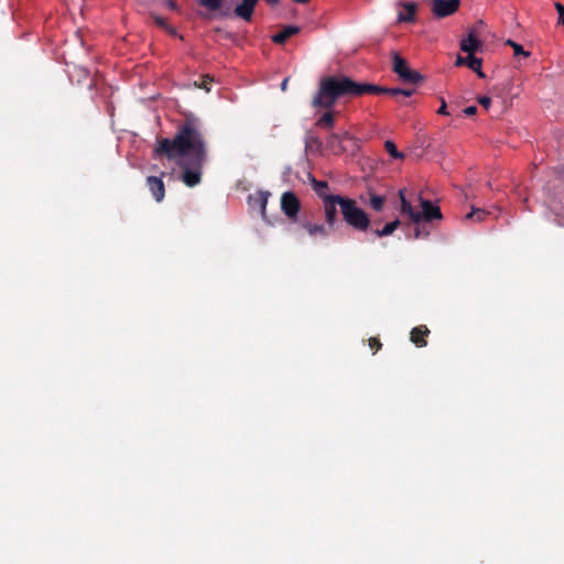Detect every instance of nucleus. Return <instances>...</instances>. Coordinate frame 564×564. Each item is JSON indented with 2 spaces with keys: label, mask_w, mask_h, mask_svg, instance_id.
Instances as JSON below:
<instances>
[{
  "label": "nucleus",
  "mask_w": 564,
  "mask_h": 564,
  "mask_svg": "<svg viewBox=\"0 0 564 564\" xmlns=\"http://www.w3.org/2000/svg\"><path fill=\"white\" fill-rule=\"evenodd\" d=\"M153 158H166L183 169L181 180L188 187L198 185L202 181L203 165L207 159V143L202 124L195 117H186L178 124L173 138H162L156 141Z\"/></svg>",
  "instance_id": "nucleus-1"
},
{
  "label": "nucleus",
  "mask_w": 564,
  "mask_h": 564,
  "mask_svg": "<svg viewBox=\"0 0 564 564\" xmlns=\"http://www.w3.org/2000/svg\"><path fill=\"white\" fill-rule=\"evenodd\" d=\"M366 94H390L392 96L410 97L413 90L383 88L372 84L357 83L345 75H335L319 80L318 90L312 104L315 108L330 109L339 98L358 97Z\"/></svg>",
  "instance_id": "nucleus-2"
},
{
  "label": "nucleus",
  "mask_w": 564,
  "mask_h": 564,
  "mask_svg": "<svg viewBox=\"0 0 564 564\" xmlns=\"http://www.w3.org/2000/svg\"><path fill=\"white\" fill-rule=\"evenodd\" d=\"M323 202L325 221L333 228L337 221V207H339L344 221L359 231H366L370 226L367 213L357 205L352 198L333 195L325 197Z\"/></svg>",
  "instance_id": "nucleus-3"
},
{
  "label": "nucleus",
  "mask_w": 564,
  "mask_h": 564,
  "mask_svg": "<svg viewBox=\"0 0 564 564\" xmlns=\"http://www.w3.org/2000/svg\"><path fill=\"white\" fill-rule=\"evenodd\" d=\"M400 197V213L409 217V219L416 225L415 228V238L421 236L420 231V223L432 221L434 219H442L441 208L433 204L429 199H424L422 196H419V200L422 207V210H416L412 206L411 202L405 197V189L399 191Z\"/></svg>",
  "instance_id": "nucleus-4"
},
{
  "label": "nucleus",
  "mask_w": 564,
  "mask_h": 564,
  "mask_svg": "<svg viewBox=\"0 0 564 564\" xmlns=\"http://www.w3.org/2000/svg\"><path fill=\"white\" fill-rule=\"evenodd\" d=\"M393 72L403 80L416 84L422 79V76L409 68L408 63L399 54L393 55Z\"/></svg>",
  "instance_id": "nucleus-5"
},
{
  "label": "nucleus",
  "mask_w": 564,
  "mask_h": 564,
  "mask_svg": "<svg viewBox=\"0 0 564 564\" xmlns=\"http://www.w3.org/2000/svg\"><path fill=\"white\" fill-rule=\"evenodd\" d=\"M281 209L290 219L297 218L301 209V203L293 192H285L282 194Z\"/></svg>",
  "instance_id": "nucleus-6"
},
{
  "label": "nucleus",
  "mask_w": 564,
  "mask_h": 564,
  "mask_svg": "<svg viewBox=\"0 0 564 564\" xmlns=\"http://www.w3.org/2000/svg\"><path fill=\"white\" fill-rule=\"evenodd\" d=\"M460 4V0H432V12L436 18H446L454 14Z\"/></svg>",
  "instance_id": "nucleus-7"
},
{
  "label": "nucleus",
  "mask_w": 564,
  "mask_h": 564,
  "mask_svg": "<svg viewBox=\"0 0 564 564\" xmlns=\"http://www.w3.org/2000/svg\"><path fill=\"white\" fill-rule=\"evenodd\" d=\"M147 186L151 192L155 202L160 203L164 199L165 196V186L162 177L156 176H148L147 177Z\"/></svg>",
  "instance_id": "nucleus-8"
},
{
  "label": "nucleus",
  "mask_w": 564,
  "mask_h": 564,
  "mask_svg": "<svg viewBox=\"0 0 564 564\" xmlns=\"http://www.w3.org/2000/svg\"><path fill=\"white\" fill-rule=\"evenodd\" d=\"M258 1L259 0H242L241 3L235 8V14L245 21H250Z\"/></svg>",
  "instance_id": "nucleus-9"
},
{
  "label": "nucleus",
  "mask_w": 564,
  "mask_h": 564,
  "mask_svg": "<svg viewBox=\"0 0 564 564\" xmlns=\"http://www.w3.org/2000/svg\"><path fill=\"white\" fill-rule=\"evenodd\" d=\"M456 65H466L468 68L474 70L480 78L485 77V74L481 70V59L476 57L474 54L468 55L465 58L458 56L456 59Z\"/></svg>",
  "instance_id": "nucleus-10"
},
{
  "label": "nucleus",
  "mask_w": 564,
  "mask_h": 564,
  "mask_svg": "<svg viewBox=\"0 0 564 564\" xmlns=\"http://www.w3.org/2000/svg\"><path fill=\"white\" fill-rule=\"evenodd\" d=\"M429 334L430 330L425 325L416 326L411 330V341L417 347H425Z\"/></svg>",
  "instance_id": "nucleus-11"
},
{
  "label": "nucleus",
  "mask_w": 564,
  "mask_h": 564,
  "mask_svg": "<svg viewBox=\"0 0 564 564\" xmlns=\"http://www.w3.org/2000/svg\"><path fill=\"white\" fill-rule=\"evenodd\" d=\"M479 46L480 41L478 40L475 32H469L467 37L460 41V50L468 55L475 54Z\"/></svg>",
  "instance_id": "nucleus-12"
},
{
  "label": "nucleus",
  "mask_w": 564,
  "mask_h": 564,
  "mask_svg": "<svg viewBox=\"0 0 564 564\" xmlns=\"http://www.w3.org/2000/svg\"><path fill=\"white\" fill-rule=\"evenodd\" d=\"M416 12V6L414 2H405L402 4V9L398 13L399 22H412L414 21Z\"/></svg>",
  "instance_id": "nucleus-13"
},
{
  "label": "nucleus",
  "mask_w": 564,
  "mask_h": 564,
  "mask_svg": "<svg viewBox=\"0 0 564 564\" xmlns=\"http://www.w3.org/2000/svg\"><path fill=\"white\" fill-rule=\"evenodd\" d=\"M300 31L297 26L294 25H288L283 28L279 33L274 34L272 36V41L276 44H283L286 42L289 37L296 34Z\"/></svg>",
  "instance_id": "nucleus-14"
},
{
  "label": "nucleus",
  "mask_w": 564,
  "mask_h": 564,
  "mask_svg": "<svg viewBox=\"0 0 564 564\" xmlns=\"http://www.w3.org/2000/svg\"><path fill=\"white\" fill-rule=\"evenodd\" d=\"M312 187L316 195L324 200L327 196H333L334 194L328 193V183L325 181H318L316 178L311 180Z\"/></svg>",
  "instance_id": "nucleus-15"
},
{
  "label": "nucleus",
  "mask_w": 564,
  "mask_h": 564,
  "mask_svg": "<svg viewBox=\"0 0 564 564\" xmlns=\"http://www.w3.org/2000/svg\"><path fill=\"white\" fill-rule=\"evenodd\" d=\"M268 198H269V193L262 192V191L257 192L256 195L252 197L250 196V200L253 202V206L258 207L260 209L262 216H264V214H265Z\"/></svg>",
  "instance_id": "nucleus-16"
},
{
  "label": "nucleus",
  "mask_w": 564,
  "mask_h": 564,
  "mask_svg": "<svg viewBox=\"0 0 564 564\" xmlns=\"http://www.w3.org/2000/svg\"><path fill=\"white\" fill-rule=\"evenodd\" d=\"M303 227L312 237H326L328 235L327 228L323 224L305 223Z\"/></svg>",
  "instance_id": "nucleus-17"
},
{
  "label": "nucleus",
  "mask_w": 564,
  "mask_h": 564,
  "mask_svg": "<svg viewBox=\"0 0 564 564\" xmlns=\"http://www.w3.org/2000/svg\"><path fill=\"white\" fill-rule=\"evenodd\" d=\"M400 226V220L394 219L393 221L387 223L382 229L375 230L378 237H386L392 235L394 230Z\"/></svg>",
  "instance_id": "nucleus-18"
},
{
  "label": "nucleus",
  "mask_w": 564,
  "mask_h": 564,
  "mask_svg": "<svg viewBox=\"0 0 564 564\" xmlns=\"http://www.w3.org/2000/svg\"><path fill=\"white\" fill-rule=\"evenodd\" d=\"M384 202H386V199L381 195H377V194L370 195L369 205L376 212L382 210V208L384 206Z\"/></svg>",
  "instance_id": "nucleus-19"
},
{
  "label": "nucleus",
  "mask_w": 564,
  "mask_h": 564,
  "mask_svg": "<svg viewBox=\"0 0 564 564\" xmlns=\"http://www.w3.org/2000/svg\"><path fill=\"white\" fill-rule=\"evenodd\" d=\"M384 149L389 153V155L393 159H403L404 158V154L402 152L398 151L395 144L390 140H387L384 142Z\"/></svg>",
  "instance_id": "nucleus-20"
},
{
  "label": "nucleus",
  "mask_w": 564,
  "mask_h": 564,
  "mask_svg": "<svg viewBox=\"0 0 564 564\" xmlns=\"http://www.w3.org/2000/svg\"><path fill=\"white\" fill-rule=\"evenodd\" d=\"M506 44L512 47L514 56H520V55H522L524 57L530 56V52L525 51L521 44H519L512 40H507Z\"/></svg>",
  "instance_id": "nucleus-21"
},
{
  "label": "nucleus",
  "mask_w": 564,
  "mask_h": 564,
  "mask_svg": "<svg viewBox=\"0 0 564 564\" xmlns=\"http://www.w3.org/2000/svg\"><path fill=\"white\" fill-rule=\"evenodd\" d=\"M317 126L332 129L334 127V116L330 111L325 112L318 120Z\"/></svg>",
  "instance_id": "nucleus-22"
},
{
  "label": "nucleus",
  "mask_w": 564,
  "mask_h": 564,
  "mask_svg": "<svg viewBox=\"0 0 564 564\" xmlns=\"http://www.w3.org/2000/svg\"><path fill=\"white\" fill-rule=\"evenodd\" d=\"M489 213L481 208H473L469 214L466 215V219L476 218L477 221H482Z\"/></svg>",
  "instance_id": "nucleus-23"
},
{
  "label": "nucleus",
  "mask_w": 564,
  "mask_h": 564,
  "mask_svg": "<svg viewBox=\"0 0 564 564\" xmlns=\"http://www.w3.org/2000/svg\"><path fill=\"white\" fill-rule=\"evenodd\" d=\"M199 3L210 11H217L220 9L223 0H199Z\"/></svg>",
  "instance_id": "nucleus-24"
},
{
  "label": "nucleus",
  "mask_w": 564,
  "mask_h": 564,
  "mask_svg": "<svg viewBox=\"0 0 564 564\" xmlns=\"http://www.w3.org/2000/svg\"><path fill=\"white\" fill-rule=\"evenodd\" d=\"M336 141H338V142L352 141V137L348 132H344L341 134L334 133L329 139V143L332 144V147H334V142H336Z\"/></svg>",
  "instance_id": "nucleus-25"
},
{
  "label": "nucleus",
  "mask_w": 564,
  "mask_h": 564,
  "mask_svg": "<svg viewBox=\"0 0 564 564\" xmlns=\"http://www.w3.org/2000/svg\"><path fill=\"white\" fill-rule=\"evenodd\" d=\"M550 208L558 218H564V206H558L555 199L550 202Z\"/></svg>",
  "instance_id": "nucleus-26"
},
{
  "label": "nucleus",
  "mask_w": 564,
  "mask_h": 564,
  "mask_svg": "<svg viewBox=\"0 0 564 564\" xmlns=\"http://www.w3.org/2000/svg\"><path fill=\"white\" fill-rule=\"evenodd\" d=\"M554 7L558 13V23L564 26V6L560 2H555Z\"/></svg>",
  "instance_id": "nucleus-27"
},
{
  "label": "nucleus",
  "mask_w": 564,
  "mask_h": 564,
  "mask_svg": "<svg viewBox=\"0 0 564 564\" xmlns=\"http://www.w3.org/2000/svg\"><path fill=\"white\" fill-rule=\"evenodd\" d=\"M369 347L376 352L381 348V343L378 338L371 337L368 340Z\"/></svg>",
  "instance_id": "nucleus-28"
},
{
  "label": "nucleus",
  "mask_w": 564,
  "mask_h": 564,
  "mask_svg": "<svg viewBox=\"0 0 564 564\" xmlns=\"http://www.w3.org/2000/svg\"><path fill=\"white\" fill-rule=\"evenodd\" d=\"M477 100L486 110H488L490 108V105H491V98L490 97H488V96H480V97H478Z\"/></svg>",
  "instance_id": "nucleus-29"
},
{
  "label": "nucleus",
  "mask_w": 564,
  "mask_h": 564,
  "mask_svg": "<svg viewBox=\"0 0 564 564\" xmlns=\"http://www.w3.org/2000/svg\"><path fill=\"white\" fill-rule=\"evenodd\" d=\"M437 115L449 116V112L447 111V104L444 98L441 99V106L437 109Z\"/></svg>",
  "instance_id": "nucleus-30"
},
{
  "label": "nucleus",
  "mask_w": 564,
  "mask_h": 564,
  "mask_svg": "<svg viewBox=\"0 0 564 564\" xmlns=\"http://www.w3.org/2000/svg\"><path fill=\"white\" fill-rule=\"evenodd\" d=\"M463 112L466 116H474L477 112V107L476 106H468V107L464 108Z\"/></svg>",
  "instance_id": "nucleus-31"
},
{
  "label": "nucleus",
  "mask_w": 564,
  "mask_h": 564,
  "mask_svg": "<svg viewBox=\"0 0 564 564\" xmlns=\"http://www.w3.org/2000/svg\"><path fill=\"white\" fill-rule=\"evenodd\" d=\"M288 83H289V77L284 78L281 83V90L282 91H285L288 89Z\"/></svg>",
  "instance_id": "nucleus-32"
},
{
  "label": "nucleus",
  "mask_w": 564,
  "mask_h": 564,
  "mask_svg": "<svg viewBox=\"0 0 564 564\" xmlns=\"http://www.w3.org/2000/svg\"><path fill=\"white\" fill-rule=\"evenodd\" d=\"M269 4L273 6L279 2V0H267Z\"/></svg>",
  "instance_id": "nucleus-33"
},
{
  "label": "nucleus",
  "mask_w": 564,
  "mask_h": 564,
  "mask_svg": "<svg viewBox=\"0 0 564 564\" xmlns=\"http://www.w3.org/2000/svg\"><path fill=\"white\" fill-rule=\"evenodd\" d=\"M294 2H297V3H306L308 2V0H293Z\"/></svg>",
  "instance_id": "nucleus-34"
}]
</instances>
